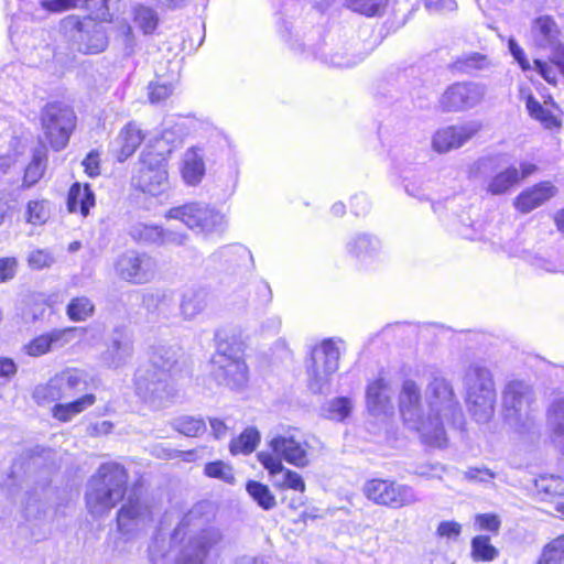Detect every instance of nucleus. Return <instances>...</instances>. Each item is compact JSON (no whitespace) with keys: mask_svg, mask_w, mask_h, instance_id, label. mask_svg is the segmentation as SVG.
Listing matches in <instances>:
<instances>
[{"mask_svg":"<svg viewBox=\"0 0 564 564\" xmlns=\"http://www.w3.org/2000/svg\"><path fill=\"white\" fill-rule=\"evenodd\" d=\"M429 412L424 414L421 389L413 380H404L399 394V409L406 429L414 431L421 442L442 448L447 444L445 424L460 425L463 411L451 382L434 373L425 389Z\"/></svg>","mask_w":564,"mask_h":564,"instance_id":"f257e3e1","label":"nucleus"},{"mask_svg":"<svg viewBox=\"0 0 564 564\" xmlns=\"http://www.w3.org/2000/svg\"><path fill=\"white\" fill-rule=\"evenodd\" d=\"M178 359V349L159 345L152 347L150 359L134 375L135 393L154 409L165 406L174 397L172 371Z\"/></svg>","mask_w":564,"mask_h":564,"instance_id":"f03ea898","label":"nucleus"},{"mask_svg":"<svg viewBox=\"0 0 564 564\" xmlns=\"http://www.w3.org/2000/svg\"><path fill=\"white\" fill-rule=\"evenodd\" d=\"M208 518L202 506H195L185 513L174 529L171 541L182 542L188 536L187 543L181 550L175 564H203L209 549L218 544L223 534L218 528L205 527Z\"/></svg>","mask_w":564,"mask_h":564,"instance_id":"7ed1b4c3","label":"nucleus"},{"mask_svg":"<svg viewBox=\"0 0 564 564\" xmlns=\"http://www.w3.org/2000/svg\"><path fill=\"white\" fill-rule=\"evenodd\" d=\"M129 475L119 463L101 464L90 477L85 494L86 506L90 514H107L128 492Z\"/></svg>","mask_w":564,"mask_h":564,"instance_id":"20e7f679","label":"nucleus"},{"mask_svg":"<svg viewBox=\"0 0 564 564\" xmlns=\"http://www.w3.org/2000/svg\"><path fill=\"white\" fill-rule=\"evenodd\" d=\"M464 387L469 413L478 423H487L495 413L497 397L491 371L481 364H471L465 371Z\"/></svg>","mask_w":564,"mask_h":564,"instance_id":"39448f33","label":"nucleus"},{"mask_svg":"<svg viewBox=\"0 0 564 564\" xmlns=\"http://www.w3.org/2000/svg\"><path fill=\"white\" fill-rule=\"evenodd\" d=\"M536 398L533 387L523 380L509 381L502 391V411L508 425L517 431L527 429L535 412Z\"/></svg>","mask_w":564,"mask_h":564,"instance_id":"423d86ee","label":"nucleus"},{"mask_svg":"<svg viewBox=\"0 0 564 564\" xmlns=\"http://www.w3.org/2000/svg\"><path fill=\"white\" fill-rule=\"evenodd\" d=\"M154 499L134 485L117 512L118 531L128 538L134 536L153 521Z\"/></svg>","mask_w":564,"mask_h":564,"instance_id":"0eeeda50","label":"nucleus"},{"mask_svg":"<svg viewBox=\"0 0 564 564\" xmlns=\"http://www.w3.org/2000/svg\"><path fill=\"white\" fill-rule=\"evenodd\" d=\"M212 377L219 384L234 391L248 387L249 369L242 354L227 344H219L212 358Z\"/></svg>","mask_w":564,"mask_h":564,"instance_id":"6e6552de","label":"nucleus"},{"mask_svg":"<svg viewBox=\"0 0 564 564\" xmlns=\"http://www.w3.org/2000/svg\"><path fill=\"white\" fill-rule=\"evenodd\" d=\"M166 218L180 220L192 231L204 236L221 234L227 225L224 214L208 204L197 202L171 208Z\"/></svg>","mask_w":564,"mask_h":564,"instance_id":"1a4fd4ad","label":"nucleus"},{"mask_svg":"<svg viewBox=\"0 0 564 564\" xmlns=\"http://www.w3.org/2000/svg\"><path fill=\"white\" fill-rule=\"evenodd\" d=\"M74 110L64 102H50L41 113V126L45 140L54 151H61L69 142L76 127Z\"/></svg>","mask_w":564,"mask_h":564,"instance_id":"9d476101","label":"nucleus"},{"mask_svg":"<svg viewBox=\"0 0 564 564\" xmlns=\"http://www.w3.org/2000/svg\"><path fill=\"white\" fill-rule=\"evenodd\" d=\"M364 494L376 505L392 509L413 506L421 500L412 486L391 479L368 480L365 484Z\"/></svg>","mask_w":564,"mask_h":564,"instance_id":"9b49d317","label":"nucleus"},{"mask_svg":"<svg viewBox=\"0 0 564 564\" xmlns=\"http://www.w3.org/2000/svg\"><path fill=\"white\" fill-rule=\"evenodd\" d=\"M133 180L142 192L150 195L156 196L166 192L170 187L167 159L162 153L144 149Z\"/></svg>","mask_w":564,"mask_h":564,"instance_id":"f8f14e48","label":"nucleus"},{"mask_svg":"<svg viewBox=\"0 0 564 564\" xmlns=\"http://www.w3.org/2000/svg\"><path fill=\"white\" fill-rule=\"evenodd\" d=\"M339 349L332 339H325L312 350L308 371V388L314 393H323L329 386V377L337 371Z\"/></svg>","mask_w":564,"mask_h":564,"instance_id":"ddd939ff","label":"nucleus"},{"mask_svg":"<svg viewBox=\"0 0 564 564\" xmlns=\"http://www.w3.org/2000/svg\"><path fill=\"white\" fill-rule=\"evenodd\" d=\"M64 28L70 33L72 41L82 53L98 54L108 45L104 25L91 18L80 20L70 15L64 20Z\"/></svg>","mask_w":564,"mask_h":564,"instance_id":"4468645a","label":"nucleus"},{"mask_svg":"<svg viewBox=\"0 0 564 564\" xmlns=\"http://www.w3.org/2000/svg\"><path fill=\"white\" fill-rule=\"evenodd\" d=\"M158 270L156 260L145 252L128 250L120 254L115 262L116 274L131 284L151 282Z\"/></svg>","mask_w":564,"mask_h":564,"instance_id":"2eb2a0df","label":"nucleus"},{"mask_svg":"<svg viewBox=\"0 0 564 564\" xmlns=\"http://www.w3.org/2000/svg\"><path fill=\"white\" fill-rule=\"evenodd\" d=\"M485 94V86L478 83H455L442 94L440 107L448 112L466 111L479 105Z\"/></svg>","mask_w":564,"mask_h":564,"instance_id":"dca6fc26","label":"nucleus"},{"mask_svg":"<svg viewBox=\"0 0 564 564\" xmlns=\"http://www.w3.org/2000/svg\"><path fill=\"white\" fill-rule=\"evenodd\" d=\"M91 377L83 369L66 368L56 373L44 389V398L52 400L73 397L88 389Z\"/></svg>","mask_w":564,"mask_h":564,"instance_id":"f3484780","label":"nucleus"},{"mask_svg":"<svg viewBox=\"0 0 564 564\" xmlns=\"http://www.w3.org/2000/svg\"><path fill=\"white\" fill-rule=\"evenodd\" d=\"M477 120L447 126L438 129L432 138V148L437 153H446L462 148L471 140L481 129Z\"/></svg>","mask_w":564,"mask_h":564,"instance_id":"a211bd4d","label":"nucleus"},{"mask_svg":"<svg viewBox=\"0 0 564 564\" xmlns=\"http://www.w3.org/2000/svg\"><path fill=\"white\" fill-rule=\"evenodd\" d=\"M271 454L280 462L303 468L310 464L307 443L296 440L293 435H276L269 442Z\"/></svg>","mask_w":564,"mask_h":564,"instance_id":"6ab92c4d","label":"nucleus"},{"mask_svg":"<svg viewBox=\"0 0 564 564\" xmlns=\"http://www.w3.org/2000/svg\"><path fill=\"white\" fill-rule=\"evenodd\" d=\"M562 37L563 33L553 17L544 14L531 22L530 40L535 48L551 53L563 44Z\"/></svg>","mask_w":564,"mask_h":564,"instance_id":"aec40b11","label":"nucleus"},{"mask_svg":"<svg viewBox=\"0 0 564 564\" xmlns=\"http://www.w3.org/2000/svg\"><path fill=\"white\" fill-rule=\"evenodd\" d=\"M130 236L140 243L158 246H184L188 240V235L173 230L163 229L160 226L138 223L130 229Z\"/></svg>","mask_w":564,"mask_h":564,"instance_id":"412c9836","label":"nucleus"},{"mask_svg":"<svg viewBox=\"0 0 564 564\" xmlns=\"http://www.w3.org/2000/svg\"><path fill=\"white\" fill-rule=\"evenodd\" d=\"M347 253L362 264L381 260L384 250L381 240L375 235L358 232L346 242Z\"/></svg>","mask_w":564,"mask_h":564,"instance_id":"4be33fe9","label":"nucleus"},{"mask_svg":"<svg viewBox=\"0 0 564 564\" xmlns=\"http://www.w3.org/2000/svg\"><path fill=\"white\" fill-rule=\"evenodd\" d=\"M257 457L273 478L274 486L301 492L305 490V484L301 475L291 469H286L280 459L274 458L271 453L262 451L257 454Z\"/></svg>","mask_w":564,"mask_h":564,"instance_id":"5701e85b","label":"nucleus"},{"mask_svg":"<svg viewBox=\"0 0 564 564\" xmlns=\"http://www.w3.org/2000/svg\"><path fill=\"white\" fill-rule=\"evenodd\" d=\"M369 52L358 51L356 44L338 43L332 46L325 44L314 54L333 67H352L362 62Z\"/></svg>","mask_w":564,"mask_h":564,"instance_id":"b1692460","label":"nucleus"},{"mask_svg":"<svg viewBox=\"0 0 564 564\" xmlns=\"http://www.w3.org/2000/svg\"><path fill=\"white\" fill-rule=\"evenodd\" d=\"M132 354L131 336L122 328H116L108 339L106 350L101 354V361L109 368H119L130 360Z\"/></svg>","mask_w":564,"mask_h":564,"instance_id":"393cba45","label":"nucleus"},{"mask_svg":"<svg viewBox=\"0 0 564 564\" xmlns=\"http://www.w3.org/2000/svg\"><path fill=\"white\" fill-rule=\"evenodd\" d=\"M392 389L383 379L378 378L368 383L366 389V406L372 416L388 415L393 412Z\"/></svg>","mask_w":564,"mask_h":564,"instance_id":"a878e982","label":"nucleus"},{"mask_svg":"<svg viewBox=\"0 0 564 564\" xmlns=\"http://www.w3.org/2000/svg\"><path fill=\"white\" fill-rule=\"evenodd\" d=\"M145 134L134 121L128 122L111 143V152L119 162L130 158L144 140Z\"/></svg>","mask_w":564,"mask_h":564,"instance_id":"bb28decb","label":"nucleus"},{"mask_svg":"<svg viewBox=\"0 0 564 564\" xmlns=\"http://www.w3.org/2000/svg\"><path fill=\"white\" fill-rule=\"evenodd\" d=\"M556 193V188L550 182H541L522 191L514 199V207L522 214L538 208Z\"/></svg>","mask_w":564,"mask_h":564,"instance_id":"cd10ccee","label":"nucleus"},{"mask_svg":"<svg viewBox=\"0 0 564 564\" xmlns=\"http://www.w3.org/2000/svg\"><path fill=\"white\" fill-rule=\"evenodd\" d=\"M546 425L552 441L564 445V391L556 393L546 410Z\"/></svg>","mask_w":564,"mask_h":564,"instance_id":"c85d7f7f","label":"nucleus"},{"mask_svg":"<svg viewBox=\"0 0 564 564\" xmlns=\"http://www.w3.org/2000/svg\"><path fill=\"white\" fill-rule=\"evenodd\" d=\"M182 177L187 185L196 186L205 175V162L202 150L188 149L183 156Z\"/></svg>","mask_w":564,"mask_h":564,"instance_id":"c756f323","label":"nucleus"},{"mask_svg":"<svg viewBox=\"0 0 564 564\" xmlns=\"http://www.w3.org/2000/svg\"><path fill=\"white\" fill-rule=\"evenodd\" d=\"M142 304L149 313L167 319L174 310V296L165 291L149 292L143 294Z\"/></svg>","mask_w":564,"mask_h":564,"instance_id":"7c9ffc66","label":"nucleus"},{"mask_svg":"<svg viewBox=\"0 0 564 564\" xmlns=\"http://www.w3.org/2000/svg\"><path fill=\"white\" fill-rule=\"evenodd\" d=\"M95 205V195L88 184L84 187L79 183H74L67 196V209L70 213L80 212L86 217L89 214L90 207Z\"/></svg>","mask_w":564,"mask_h":564,"instance_id":"2f4dec72","label":"nucleus"},{"mask_svg":"<svg viewBox=\"0 0 564 564\" xmlns=\"http://www.w3.org/2000/svg\"><path fill=\"white\" fill-rule=\"evenodd\" d=\"M95 402L96 395L93 393H86L72 402L55 404L52 408V415L61 422H69L73 417L94 405Z\"/></svg>","mask_w":564,"mask_h":564,"instance_id":"473e14b6","label":"nucleus"},{"mask_svg":"<svg viewBox=\"0 0 564 564\" xmlns=\"http://www.w3.org/2000/svg\"><path fill=\"white\" fill-rule=\"evenodd\" d=\"M76 330V328L69 327L37 336V355L46 354L70 343L75 337Z\"/></svg>","mask_w":564,"mask_h":564,"instance_id":"72a5a7b5","label":"nucleus"},{"mask_svg":"<svg viewBox=\"0 0 564 564\" xmlns=\"http://www.w3.org/2000/svg\"><path fill=\"white\" fill-rule=\"evenodd\" d=\"M208 294L204 290H193L183 295L180 304L181 314L185 319H193L207 307Z\"/></svg>","mask_w":564,"mask_h":564,"instance_id":"f704fd0d","label":"nucleus"},{"mask_svg":"<svg viewBox=\"0 0 564 564\" xmlns=\"http://www.w3.org/2000/svg\"><path fill=\"white\" fill-rule=\"evenodd\" d=\"M212 258L214 261L232 265H241L252 260L251 252L242 245H227L216 250Z\"/></svg>","mask_w":564,"mask_h":564,"instance_id":"c9c22d12","label":"nucleus"},{"mask_svg":"<svg viewBox=\"0 0 564 564\" xmlns=\"http://www.w3.org/2000/svg\"><path fill=\"white\" fill-rule=\"evenodd\" d=\"M535 489L542 500L564 496V479L556 475H541L535 479Z\"/></svg>","mask_w":564,"mask_h":564,"instance_id":"e433bc0d","label":"nucleus"},{"mask_svg":"<svg viewBox=\"0 0 564 564\" xmlns=\"http://www.w3.org/2000/svg\"><path fill=\"white\" fill-rule=\"evenodd\" d=\"M520 182V173L516 166H509L496 174L489 182L487 191L492 195H501Z\"/></svg>","mask_w":564,"mask_h":564,"instance_id":"4c0bfd02","label":"nucleus"},{"mask_svg":"<svg viewBox=\"0 0 564 564\" xmlns=\"http://www.w3.org/2000/svg\"><path fill=\"white\" fill-rule=\"evenodd\" d=\"M133 21L144 35H151L158 28V12L145 4H137L132 9Z\"/></svg>","mask_w":564,"mask_h":564,"instance_id":"58836bf2","label":"nucleus"},{"mask_svg":"<svg viewBox=\"0 0 564 564\" xmlns=\"http://www.w3.org/2000/svg\"><path fill=\"white\" fill-rule=\"evenodd\" d=\"M525 107L530 117L541 122L544 128L554 129L561 127L560 120L553 115V112L543 107L532 95L527 97Z\"/></svg>","mask_w":564,"mask_h":564,"instance_id":"ea45409f","label":"nucleus"},{"mask_svg":"<svg viewBox=\"0 0 564 564\" xmlns=\"http://www.w3.org/2000/svg\"><path fill=\"white\" fill-rule=\"evenodd\" d=\"M246 490L252 500L263 510H271L275 507V497L267 485L260 481L249 480L246 485Z\"/></svg>","mask_w":564,"mask_h":564,"instance_id":"a19ab883","label":"nucleus"},{"mask_svg":"<svg viewBox=\"0 0 564 564\" xmlns=\"http://www.w3.org/2000/svg\"><path fill=\"white\" fill-rule=\"evenodd\" d=\"M172 426L178 433L187 437H197L207 430L204 419L199 416L183 415L172 422Z\"/></svg>","mask_w":564,"mask_h":564,"instance_id":"79ce46f5","label":"nucleus"},{"mask_svg":"<svg viewBox=\"0 0 564 564\" xmlns=\"http://www.w3.org/2000/svg\"><path fill=\"white\" fill-rule=\"evenodd\" d=\"M471 557L475 562H491L499 556V551L490 543L488 535H476L471 540Z\"/></svg>","mask_w":564,"mask_h":564,"instance_id":"37998d69","label":"nucleus"},{"mask_svg":"<svg viewBox=\"0 0 564 564\" xmlns=\"http://www.w3.org/2000/svg\"><path fill=\"white\" fill-rule=\"evenodd\" d=\"M351 409L352 404L349 398L338 397L326 402L322 408V412L326 419L341 422L350 415Z\"/></svg>","mask_w":564,"mask_h":564,"instance_id":"c03bdc74","label":"nucleus"},{"mask_svg":"<svg viewBox=\"0 0 564 564\" xmlns=\"http://www.w3.org/2000/svg\"><path fill=\"white\" fill-rule=\"evenodd\" d=\"M260 442V433L254 427L246 429L237 438L230 443L232 454H250Z\"/></svg>","mask_w":564,"mask_h":564,"instance_id":"a18cd8bd","label":"nucleus"},{"mask_svg":"<svg viewBox=\"0 0 564 564\" xmlns=\"http://www.w3.org/2000/svg\"><path fill=\"white\" fill-rule=\"evenodd\" d=\"M95 305L86 296L73 299L67 305V315L74 322L86 321L93 315Z\"/></svg>","mask_w":564,"mask_h":564,"instance_id":"49530a36","label":"nucleus"},{"mask_svg":"<svg viewBox=\"0 0 564 564\" xmlns=\"http://www.w3.org/2000/svg\"><path fill=\"white\" fill-rule=\"evenodd\" d=\"M491 66L488 57L480 53H471L457 59L455 67L465 73L487 69Z\"/></svg>","mask_w":564,"mask_h":564,"instance_id":"de8ad7c7","label":"nucleus"},{"mask_svg":"<svg viewBox=\"0 0 564 564\" xmlns=\"http://www.w3.org/2000/svg\"><path fill=\"white\" fill-rule=\"evenodd\" d=\"M388 0H346L347 8L367 17H375L386 7Z\"/></svg>","mask_w":564,"mask_h":564,"instance_id":"09e8293b","label":"nucleus"},{"mask_svg":"<svg viewBox=\"0 0 564 564\" xmlns=\"http://www.w3.org/2000/svg\"><path fill=\"white\" fill-rule=\"evenodd\" d=\"M204 471L210 478H217L228 484H234L235 481L231 466L221 460L206 464Z\"/></svg>","mask_w":564,"mask_h":564,"instance_id":"8fccbe9b","label":"nucleus"},{"mask_svg":"<svg viewBox=\"0 0 564 564\" xmlns=\"http://www.w3.org/2000/svg\"><path fill=\"white\" fill-rule=\"evenodd\" d=\"M149 100L151 104H161L173 93L174 88L167 83H150L148 86Z\"/></svg>","mask_w":564,"mask_h":564,"instance_id":"3c124183","label":"nucleus"},{"mask_svg":"<svg viewBox=\"0 0 564 564\" xmlns=\"http://www.w3.org/2000/svg\"><path fill=\"white\" fill-rule=\"evenodd\" d=\"M166 543L163 538L155 535L148 549L149 560L152 564H162L165 555H166Z\"/></svg>","mask_w":564,"mask_h":564,"instance_id":"603ef678","label":"nucleus"},{"mask_svg":"<svg viewBox=\"0 0 564 564\" xmlns=\"http://www.w3.org/2000/svg\"><path fill=\"white\" fill-rule=\"evenodd\" d=\"M475 523L480 530L498 533L501 521L497 514L494 513H479L475 517Z\"/></svg>","mask_w":564,"mask_h":564,"instance_id":"864d4df0","label":"nucleus"},{"mask_svg":"<svg viewBox=\"0 0 564 564\" xmlns=\"http://www.w3.org/2000/svg\"><path fill=\"white\" fill-rule=\"evenodd\" d=\"M18 260L14 257L0 258V284L14 279L18 272Z\"/></svg>","mask_w":564,"mask_h":564,"instance_id":"5fc2aeb1","label":"nucleus"},{"mask_svg":"<svg viewBox=\"0 0 564 564\" xmlns=\"http://www.w3.org/2000/svg\"><path fill=\"white\" fill-rule=\"evenodd\" d=\"M152 454L161 459H175L183 457L184 460H191V458L194 456L193 452H182L178 449H173L165 447L163 445H155L152 448Z\"/></svg>","mask_w":564,"mask_h":564,"instance_id":"6e6d98bb","label":"nucleus"},{"mask_svg":"<svg viewBox=\"0 0 564 564\" xmlns=\"http://www.w3.org/2000/svg\"><path fill=\"white\" fill-rule=\"evenodd\" d=\"M543 552L550 555L557 564L564 560V533L550 541L544 547Z\"/></svg>","mask_w":564,"mask_h":564,"instance_id":"4d7b16f0","label":"nucleus"},{"mask_svg":"<svg viewBox=\"0 0 564 564\" xmlns=\"http://www.w3.org/2000/svg\"><path fill=\"white\" fill-rule=\"evenodd\" d=\"M444 471H445V467L443 465H441L438 463H435V464L427 463V464L417 465L414 468L413 474L416 476L426 478V479H431V478L441 479L442 474Z\"/></svg>","mask_w":564,"mask_h":564,"instance_id":"13d9d810","label":"nucleus"},{"mask_svg":"<svg viewBox=\"0 0 564 564\" xmlns=\"http://www.w3.org/2000/svg\"><path fill=\"white\" fill-rule=\"evenodd\" d=\"M464 476L469 481L488 482L496 477V474L488 468L473 467V468H468L464 473Z\"/></svg>","mask_w":564,"mask_h":564,"instance_id":"bf43d9fd","label":"nucleus"},{"mask_svg":"<svg viewBox=\"0 0 564 564\" xmlns=\"http://www.w3.org/2000/svg\"><path fill=\"white\" fill-rule=\"evenodd\" d=\"M85 173L89 177H96L100 174V159L98 151H90L83 161Z\"/></svg>","mask_w":564,"mask_h":564,"instance_id":"052dcab7","label":"nucleus"},{"mask_svg":"<svg viewBox=\"0 0 564 564\" xmlns=\"http://www.w3.org/2000/svg\"><path fill=\"white\" fill-rule=\"evenodd\" d=\"M534 69L550 84H556L557 72L554 68V64L541 59H534Z\"/></svg>","mask_w":564,"mask_h":564,"instance_id":"680f3d73","label":"nucleus"},{"mask_svg":"<svg viewBox=\"0 0 564 564\" xmlns=\"http://www.w3.org/2000/svg\"><path fill=\"white\" fill-rule=\"evenodd\" d=\"M83 0H43L42 6L52 12H59L77 7Z\"/></svg>","mask_w":564,"mask_h":564,"instance_id":"e2e57ef3","label":"nucleus"},{"mask_svg":"<svg viewBox=\"0 0 564 564\" xmlns=\"http://www.w3.org/2000/svg\"><path fill=\"white\" fill-rule=\"evenodd\" d=\"M462 527L455 521H442L437 527V533L440 536L456 539L459 536Z\"/></svg>","mask_w":564,"mask_h":564,"instance_id":"0e129e2a","label":"nucleus"},{"mask_svg":"<svg viewBox=\"0 0 564 564\" xmlns=\"http://www.w3.org/2000/svg\"><path fill=\"white\" fill-rule=\"evenodd\" d=\"M351 212L356 216L366 215L370 209V200L365 194H358L350 199Z\"/></svg>","mask_w":564,"mask_h":564,"instance_id":"69168bd1","label":"nucleus"},{"mask_svg":"<svg viewBox=\"0 0 564 564\" xmlns=\"http://www.w3.org/2000/svg\"><path fill=\"white\" fill-rule=\"evenodd\" d=\"M424 6L430 12L453 11L457 7L454 0H424Z\"/></svg>","mask_w":564,"mask_h":564,"instance_id":"338daca9","label":"nucleus"},{"mask_svg":"<svg viewBox=\"0 0 564 564\" xmlns=\"http://www.w3.org/2000/svg\"><path fill=\"white\" fill-rule=\"evenodd\" d=\"M17 365L9 357H0V379H9L17 373Z\"/></svg>","mask_w":564,"mask_h":564,"instance_id":"774afa93","label":"nucleus"}]
</instances>
